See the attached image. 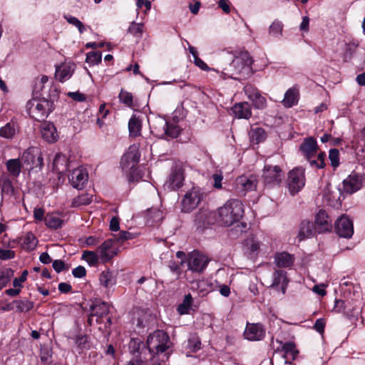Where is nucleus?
<instances>
[{
  "label": "nucleus",
  "instance_id": "obj_51",
  "mask_svg": "<svg viewBox=\"0 0 365 365\" xmlns=\"http://www.w3.org/2000/svg\"><path fill=\"white\" fill-rule=\"evenodd\" d=\"M143 31V24L133 23L129 27V32L133 35L140 36Z\"/></svg>",
  "mask_w": 365,
  "mask_h": 365
},
{
  "label": "nucleus",
  "instance_id": "obj_36",
  "mask_svg": "<svg viewBox=\"0 0 365 365\" xmlns=\"http://www.w3.org/2000/svg\"><path fill=\"white\" fill-rule=\"evenodd\" d=\"M128 129L130 135L138 136L140 134L141 123L138 118L132 116L128 123Z\"/></svg>",
  "mask_w": 365,
  "mask_h": 365
},
{
  "label": "nucleus",
  "instance_id": "obj_40",
  "mask_svg": "<svg viewBox=\"0 0 365 365\" xmlns=\"http://www.w3.org/2000/svg\"><path fill=\"white\" fill-rule=\"evenodd\" d=\"M283 24L281 21L275 20L269 28V33L275 38H279L282 35Z\"/></svg>",
  "mask_w": 365,
  "mask_h": 365
},
{
  "label": "nucleus",
  "instance_id": "obj_25",
  "mask_svg": "<svg viewBox=\"0 0 365 365\" xmlns=\"http://www.w3.org/2000/svg\"><path fill=\"white\" fill-rule=\"evenodd\" d=\"M232 112L237 118L248 119L252 115L250 105L247 102L236 103L232 107Z\"/></svg>",
  "mask_w": 365,
  "mask_h": 365
},
{
  "label": "nucleus",
  "instance_id": "obj_13",
  "mask_svg": "<svg viewBox=\"0 0 365 365\" xmlns=\"http://www.w3.org/2000/svg\"><path fill=\"white\" fill-rule=\"evenodd\" d=\"M263 178L266 184L279 185L282 179V170L277 165H265Z\"/></svg>",
  "mask_w": 365,
  "mask_h": 365
},
{
  "label": "nucleus",
  "instance_id": "obj_62",
  "mask_svg": "<svg viewBox=\"0 0 365 365\" xmlns=\"http://www.w3.org/2000/svg\"><path fill=\"white\" fill-rule=\"evenodd\" d=\"M53 267L58 273L62 272L65 267V263L61 259H56L53 262Z\"/></svg>",
  "mask_w": 365,
  "mask_h": 365
},
{
  "label": "nucleus",
  "instance_id": "obj_60",
  "mask_svg": "<svg viewBox=\"0 0 365 365\" xmlns=\"http://www.w3.org/2000/svg\"><path fill=\"white\" fill-rule=\"evenodd\" d=\"M68 96L71 97L74 101H76L78 102H83L86 100V96L81 93L78 91L76 92H68L67 93Z\"/></svg>",
  "mask_w": 365,
  "mask_h": 365
},
{
  "label": "nucleus",
  "instance_id": "obj_35",
  "mask_svg": "<svg viewBox=\"0 0 365 365\" xmlns=\"http://www.w3.org/2000/svg\"><path fill=\"white\" fill-rule=\"evenodd\" d=\"M99 280L101 284L106 287H110L115 284V277L110 270L103 272L100 275Z\"/></svg>",
  "mask_w": 365,
  "mask_h": 365
},
{
  "label": "nucleus",
  "instance_id": "obj_14",
  "mask_svg": "<svg viewBox=\"0 0 365 365\" xmlns=\"http://www.w3.org/2000/svg\"><path fill=\"white\" fill-rule=\"evenodd\" d=\"M184 181V170L181 165H175L172 168L171 174L167 182L168 187L176 190L182 186Z\"/></svg>",
  "mask_w": 365,
  "mask_h": 365
},
{
  "label": "nucleus",
  "instance_id": "obj_30",
  "mask_svg": "<svg viewBox=\"0 0 365 365\" xmlns=\"http://www.w3.org/2000/svg\"><path fill=\"white\" fill-rule=\"evenodd\" d=\"M53 168L59 173H63L67 170L68 159L65 155L58 153L56 155L53 162Z\"/></svg>",
  "mask_w": 365,
  "mask_h": 365
},
{
  "label": "nucleus",
  "instance_id": "obj_20",
  "mask_svg": "<svg viewBox=\"0 0 365 365\" xmlns=\"http://www.w3.org/2000/svg\"><path fill=\"white\" fill-rule=\"evenodd\" d=\"M88 175L83 168H77L73 170L69 175V181L72 186L76 189L81 190L87 182Z\"/></svg>",
  "mask_w": 365,
  "mask_h": 365
},
{
  "label": "nucleus",
  "instance_id": "obj_16",
  "mask_svg": "<svg viewBox=\"0 0 365 365\" xmlns=\"http://www.w3.org/2000/svg\"><path fill=\"white\" fill-rule=\"evenodd\" d=\"M208 260L198 252H193L190 255L188 260V269L192 272H202L207 267Z\"/></svg>",
  "mask_w": 365,
  "mask_h": 365
},
{
  "label": "nucleus",
  "instance_id": "obj_52",
  "mask_svg": "<svg viewBox=\"0 0 365 365\" xmlns=\"http://www.w3.org/2000/svg\"><path fill=\"white\" fill-rule=\"evenodd\" d=\"M28 271L27 270H24L23 272L21 273V275L19 278H15L14 280H13V286L16 288V287H22V285H21V283L22 282H24L26 280V278H27V276H28Z\"/></svg>",
  "mask_w": 365,
  "mask_h": 365
},
{
  "label": "nucleus",
  "instance_id": "obj_32",
  "mask_svg": "<svg viewBox=\"0 0 365 365\" xmlns=\"http://www.w3.org/2000/svg\"><path fill=\"white\" fill-rule=\"evenodd\" d=\"M38 243L36 236L32 232H28L22 238V247L26 250H33Z\"/></svg>",
  "mask_w": 365,
  "mask_h": 365
},
{
  "label": "nucleus",
  "instance_id": "obj_45",
  "mask_svg": "<svg viewBox=\"0 0 365 365\" xmlns=\"http://www.w3.org/2000/svg\"><path fill=\"white\" fill-rule=\"evenodd\" d=\"M65 18L68 23L75 26L81 34H83L84 32L85 26L79 19L71 16H65Z\"/></svg>",
  "mask_w": 365,
  "mask_h": 365
},
{
  "label": "nucleus",
  "instance_id": "obj_1",
  "mask_svg": "<svg viewBox=\"0 0 365 365\" xmlns=\"http://www.w3.org/2000/svg\"><path fill=\"white\" fill-rule=\"evenodd\" d=\"M220 66L227 76L237 78L235 76L248 74L251 71L252 59L248 52H241L234 56L230 52L224 53L220 58Z\"/></svg>",
  "mask_w": 365,
  "mask_h": 365
},
{
  "label": "nucleus",
  "instance_id": "obj_43",
  "mask_svg": "<svg viewBox=\"0 0 365 365\" xmlns=\"http://www.w3.org/2000/svg\"><path fill=\"white\" fill-rule=\"evenodd\" d=\"M102 54L99 51H91L86 55V62L96 65L101 61Z\"/></svg>",
  "mask_w": 365,
  "mask_h": 365
},
{
  "label": "nucleus",
  "instance_id": "obj_46",
  "mask_svg": "<svg viewBox=\"0 0 365 365\" xmlns=\"http://www.w3.org/2000/svg\"><path fill=\"white\" fill-rule=\"evenodd\" d=\"M329 158L331 162V165L334 168H336L339 165V152L337 149H331L329 153Z\"/></svg>",
  "mask_w": 365,
  "mask_h": 365
},
{
  "label": "nucleus",
  "instance_id": "obj_17",
  "mask_svg": "<svg viewBox=\"0 0 365 365\" xmlns=\"http://www.w3.org/2000/svg\"><path fill=\"white\" fill-rule=\"evenodd\" d=\"M288 284V279L287 274L282 270H276L273 272L272 276V283L269 287L276 289L277 291H281L282 294H284Z\"/></svg>",
  "mask_w": 365,
  "mask_h": 365
},
{
  "label": "nucleus",
  "instance_id": "obj_63",
  "mask_svg": "<svg viewBox=\"0 0 365 365\" xmlns=\"http://www.w3.org/2000/svg\"><path fill=\"white\" fill-rule=\"evenodd\" d=\"M218 5L225 13L229 14L230 12V2L228 0H220Z\"/></svg>",
  "mask_w": 365,
  "mask_h": 365
},
{
  "label": "nucleus",
  "instance_id": "obj_64",
  "mask_svg": "<svg viewBox=\"0 0 365 365\" xmlns=\"http://www.w3.org/2000/svg\"><path fill=\"white\" fill-rule=\"evenodd\" d=\"M325 322L323 319H318L314 324V329L319 333H323L324 330Z\"/></svg>",
  "mask_w": 365,
  "mask_h": 365
},
{
  "label": "nucleus",
  "instance_id": "obj_19",
  "mask_svg": "<svg viewBox=\"0 0 365 365\" xmlns=\"http://www.w3.org/2000/svg\"><path fill=\"white\" fill-rule=\"evenodd\" d=\"M113 242L112 239L107 240L98 247L96 252L102 263L109 262L116 255L112 249Z\"/></svg>",
  "mask_w": 365,
  "mask_h": 365
},
{
  "label": "nucleus",
  "instance_id": "obj_59",
  "mask_svg": "<svg viewBox=\"0 0 365 365\" xmlns=\"http://www.w3.org/2000/svg\"><path fill=\"white\" fill-rule=\"evenodd\" d=\"M72 274L75 277L81 278L86 274V270L84 267L78 266L72 270Z\"/></svg>",
  "mask_w": 365,
  "mask_h": 365
},
{
  "label": "nucleus",
  "instance_id": "obj_15",
  "mask_svg": "<svg viewBox=\"0 0 365 365\" xmlns=\"http://www.w3.org/2000/svg\"><path fill=\"white\" fill-rule=\"evenodd\" d=\"M298 354L295 344L292 342H287L282 344L281 349L276 351L275 355H279L284 364H291L295 359Z\"/></svg>",
  "mask_w": 365,
  "mask_h": 365
},
{
  "label": "nucleus",
  "instance_id": "obj_42",
  "mask_svg": "<svg viewBox=\"0 0 365 365\" xmlns=\"http://www.w3.org/2000/svg\"><path fill=\"white\" fill-rule=\"evenodd\" d=\"M248 96L257 108L262 109L266 106L265 98L262 97L258 92H255L252 95L249 94Z\"/></svg>",
  "mask_w": 365,
  "mask_h": 365
},
{
  "label": "nucleus",
  "instance_id": "obj_41",
  "mask_svg": "<svg viewBox=\"0 0 365 365\" xmlns=\"http://www.w3.org/2000/svg\"><path fill=\"white\" fill-rule=\"evenodd\" d=\"M62 220L58 216L50 215L45 217V223L46 226L52 229H58L62 225Z\"/></svg>",
  "mask_w": 365,
  "mask_h": 365
},
{
  "label": "nucleus",
  "instance_id": "obj_10",
  "mask_svg": "<svg viewBox=\"0 0 365 365\" xmlns=\"http://www.w3.org/2000/svg\"><path fill=\"white\" fill-rule=\"evenodd\" d=\"M257 180L254 175H241L237 178L235 190L240 195H245L247 192L257 188Z\"/></svg>",
  "mask_w": 365,
  "mask_h": 365
},
{
  "label": "nucleus",
  "instance_id": "obj_12",
  "mask_svg": "<svg viewBox=\"0 0 365 365\" xmlns=\"http://www.w3.org/2000/svg\"><path fill=\"white\" fill-rule=\"evenodd\" d=\"M363 183L361 175L352 173L344 180L342 190L346 194H353L362 187Z\"/></svg>",
  "mask_w": 365,
  "mask_h": 365
},
{
  "label": "nucleus",
  "instance_id": "obj_24",
  "mask_svg": "<svg viewBox=\"0 0 365 365\" xmlns=\"http://www.w3.org/2000/svg\"><path fill=\"white\" fill-rule=\"evenodd\" d=\"M316 233L317 232L314 228V224L309 221L304 220L300 225L297 238L299 241H302L306 238L313 237Z\"/></svg>",
  "mask_w": 365,
  "mask_h": 365
},
{
  "label": "nucleus",
  "instance_id": "obj_31",
  "mask_svg": "<svg viewBox=\"0 0 365 365\" xmlns=\"http://www.w3.org/2000/svg\"><path fill=\"white\" fill-rule=\"evenodd\" d=\"M6 165L8 171L11 175L14 177L19 175L21 173V168L22 166V163L20 158L10 159L6 162Z\"/></svg>",
  "mask_w": 365,
  "mask_h": 365
},
{
  "label": "nucleus",
  "instance_id": "obj_18",
  "mask_svg": "<svg viewBox=\"0 0 365 365\" xmlns=\"http://www.w3.org/2000/svg\"><path fill=\"white\" fill-rule=\"evenodd\" d=\"M245 337L250 341H259L265 336V331L260 324H248L244 332Z\"/></svg>",
  "mask_w": 365,
  "mask_h": 365
},
{
  "label": "nucleus",
  "instance_id": "obj_44",
  "mask_svg": "<svg viewBox=\"0 0 365 365\" xmlns=\"http://www.w3.org/2000/svg\"><path fill=\"white\" fill-rule=\"evenodd\" d=\"M317 159L312 158L309 161V164L312 167H316L317 168H322L325 165L324 158L326 156L325 153H320L318 155L317 154Z\"/></svg>",
  "mask_w": 365,
  "mask_h": 365
},
{
  "label": "nucleus",
  "instance_id": "obj_49",
  "mask_svg": "<svg viewBox=\"0 0 365 365\" xmlns=\"http://www.w3.org/2000/svg\"><path fill=\"white\" fill-rule=\"evenodd\" d=\"M120 101L125 103L127 106H131L133 103V96L131 93L123 91V90L120 91L119 94Z\"/></svg>",
  "mask_w": 365,
  "mask_h": 365
},
{
  "label": "nucleus",
  "instance_id": "obj_54",
  "mask_svg": "<svg viewBox=\"0 0 365 365\" xmlns=\"http://www.w3.org/2000/svg\"><path fill=\"white\" fill-rule=\"evenodd\" d=\"M76 344L80 349H84L86 348L88 339L86 335H78L75 339Z\"/></svg>",
  "mask_w": 365,
  "mask_h": 365
},
{
  "label": "nucleus",
  "instance_id": "obj_7",
  "mask_svg": "<svg viewBox=\"0 0 365 365\" xmlns=\"http://www.w3.org/2000/svg\"><path fill=\"white\" fill-rule=\"evenodd\" d=\"M203 198V193L198 188H192L182 200V211L190 212L195 209Z\"/></svg>",
  "mask_w": 365,
  "mask_h": 365
},
{
  "label": "nucleus",
  "instance_id": "obj_56",
  "mask_svg": "<svg viewBox=\"0 0 365 365\" xmlns=\"http://www.w3.org/2000/svg\"><path fill=\"white\" fill-rule=\"evenodd\" d=\"M92 201V196L88 195V194H84L78 196L75 202L78 205H88Z\"/></svg>",
  "mask_w": 365,
  "mask_h": 365
},
{
  "label": "nucleus",
  "instance_id": "obj_6",
  "mask_svg": "<svg viewBox=\"0 0 365 365\" xmlns=\"http://www.w3.org/2000/svg\"><path fill=\"white\" fill-rule=\"evenodd\" d=\"M91 309L92 313L88 319L90 325H93L95 320L97 324L103 323V329L110 326L111 319L107 317L109 313V306L107 303L104 302L96 303L91 307Z\"/></svg>",
  "mask_w": 365,
  "mask_h": 365
},
{
  "label": "nucleus",
  "instance_id": "obj_21",
  "mask_svg": "<svg viewBox=\"0 0 365 365\" xmlns=\"http://www.w3.org/2000/svg\"><path fill=\"white\" fill-rule=\"evenodd\" d=\"M314 226L319 234L331 230V220L324 210H320L317 214Z\"/></svg>",
  "mask_w": 365,
  "mask_h": 365
},
{
  "label": "nucleus",
  "instance_id": "obj_57",
  "mask_svg": "<svg viewBox=\"0 0 365 365\" xmlns=\"http://www.w3.org/2000/svg\"><path fill=\"white\" fill-rule=\"evenodd\" d=\"M252 138H256L257 143H259L265 138V133L263 129L257 128L252 130Z\"/></svg>",
  "mask_w": 365,
  "mask_h": 365
},
{
  "label": "nucleus",
  "instance_id": "obj_33",
  "mask_svg": "<svg viewBox=\"0 0 365 365\" xmlns=\"http://www.w3.org/2000/svg\"><path fill=\"white\" fill-rule=\"evenodd\" d=\"M16 130V124L11 121L0 128V136L6 139L12 138Z\"/></svg>",
  "mask_w": 365,
  "mask_h": 365
},
{
  "label": "nucleus",
  "instance_id": "obj_29",
  "mask_svg": "<svg viewBox=\"0 0 365 365\" xmlns=\"http://www.w3.org/2000/svg\"><path fill=\"white\" fill-rule=\"evenodd\" d=\"M274 262L279 267H287L293 264L294 258L290 254L283 252L276 254Z\"/></svg>",
  "mask_w": 365,
  "mask_h": 365
},
{
  "label": "nucleus",
  "instance_id": "obj_37",
  "mask_svg": "<svg viewBox=\"0 0 365 365\" xmlns=\"http://www.w3.org/2000/svg\"><path fill=\"white\" fill-rule=\"evenodd\" d=\"M192 303V297L190 294H186L182 300V303H180L178 307V312L180 314H188L189 309L191 307Z\"/></svg>",
  "mask_w": 365,
  "mask_h": 365
},
{
  "label": "nucleus",
  "instance_id": "obj_39",
  "mask_svg": "<svg viewBox=\"0 0 365 365\" xmlns=\"http://www.w3.org/2000/svg\"><path fill=\"white\" fill-rule=\"evenodd\" d=\"M82 259L86 260L91 266H96L101 261L97 252L88 250L83 251Z\"/></svg>",
  "mask_w": 365,
  "mask_h": 365
},
{
  "label": "nucleus",
  "instance_id": "obj_61",
  "mask_svg": "<svg viewBox=\"0 0 365 365\" xmlns=\"http://www.w3.org/2000/svg\"><path fill=\"white\" fill-rule=\"evenodd\" d=\"M115 238L118 241H124L133 238V235L127 231H120L116 236Z\"/></svg>",
  "mask_w": 365,
  "mask_h": 365
},
{
  "label": "nucleus",
  "instance_id": "obj_34",
  "mask_svg": "<svg viewBox=\"0 0 365 365\" xmlns=\"http://www.w3.org/2000/svg\"><path fill=\"white\" fill-rule=\"evenodd\" d=\"M13 304L15 305L16 311L19 312H26L34 307V302L26 299L14 300Z\"/></svg>",
  "mask_w": 365,
  "mask_h": 365
},
{
  "label": "nucleus",
  "instance_id": "obj_3",
  "mask_svg": "<svg viewBox=\"0 0 365 365\" xmlns=\"http://www.w3.org/2000/svg\"><path fill=\"white\" fill-rule=\"evenodd\" d=\"M147 346L150 354H162L169 347V336L165 331L157 330L148 336Z\"/></svg>",
  "mask_w": 365,
  "mask_h": 365
},
{
  "label": "nucleus",
  "instance_id": "obj_27",
  "mask_svg": "<svg viewBox=\"0 0 365 365\" xmlns=\"http://www.w3.org/2000/svg\"><path fill=\"white\" fill-rule=\"evenodd\" d=\"M299 92L295 88H289L285 94L282 103L286 108H291L298 103Z\"/></svg>",
  "mask_w": 365,
  "mask_h": 365
},
{
  "label": "nucleus",
  "instance_id": "obj_53",
  "mask_svg": "<svg viewBox=\"0 0 365 365\" xmlns=\"http://www.w3.org/2000/svg\"><path fill=\"white\" fill-rule=\"evenodd\" d=\"M213 180H214V185L213 186L217 189H221L222 188V181L223 180V175L222 172H217L212 175V176Z\"/></svg>",
  "mask_w": 365,
  "mask_h": 365
},
{
  "label": "nucleus",
  "instance_id": "obj_55",
  "mask_svg": "<svg viewBox=\"0 0 365 365\" xmlns=\"http://www.w3.org/2000/svg\"><path fill=\"white\" fill-rule=\"evenodd\" d=\"M15 252L11 250L0 249V259L7 260L14 258Z\"/></svg>",
  "mask_w": 365,
  "mask_h": 365
},
{
  "label": "nucleus",
  "instance_id": "obj_5",
  "mask_svg": "<svg viewBox=\"0 0 365 365\" xmlns=\"http://www.w3.org/2000/svg\"><path fill=\"white\" fill-rule=\"evenodd\" d=\"M22 166L28 170L38 168L41 170L43 165V158L40 149L37 147H30L20 157Z\"/></svg>",
  "mask_w": 365,
  "mask_h": 365
},
{
  "label": "nucleus",
  "instance_id": "obj_22",
  "mask_svg": "<svg viewBox=\"0 0 365 365\" xmlns=\"http://www.w3.org/2000/svg\"><path fill=\"white\" fill-rule=\"evenodd\" d=\"M299 149L309 162L317 153L318 146L316 140L313 138H305L300 145Z\"/></svg>",
  "mask_w": 365,
  "mask_h": 365
},
{
  "label": "nucleus",
  "instance_id": "obj_48",
  "mask_svg": "<svg viewBox=\"0 0 365 365\" xmlns=\"http://www.w3.org/2000/svg\"><path fill=\"white\" fill-rule=\"evenodd\" d=\"M158 123L159 120H158L152 126L151 132L159 138H165V128L164 127H160Z\"/></svg>",
  "mask_w": 365,
  "mask_h": 365
},
{
  "label": "nucleus",
  "instance_id": "obj_58",
  "mask_svg": "<svg viewBox=\"0 0 365 365\" xmlns=\"http://www.w3.org/2000/svg\"><path fill=\"white\" fill-rule=\"evenodd\" d=\"M40 357H41V361H43V363H45V364L50 363L51 358V354L50 353V351L47 349H41Z\"/></svg>",
  "mask_w": 365,
  "mask_h": 365
},
{
  "label": "nucleus",
  "instance_id": "obj_47",
  "mask_svg": "<svg viewBox=\"0 0 365 365\" xmlns=\"http://www.w3.org/2000/svg\"><path fill=\"white\" fill-rule=\"evenodd\" d=\"M245 245L250 252H255L259 249L261 242L256 239L251 237L246 240Z\"/></svg>",
  "mask_w": 365,
  "mask_h": 365
},
{
  "label": "nucleus",
  "instance_id": "obj_23",
  "mask_svg": "<svg viewBox=\"0 0 365 365\" xmlns=\"http://www.w3.org/2000/svg\"><path fill=\"white\" fill-rule=\"evenodd\" d=\"M42 138L48 143H54L58 138V134L54 125L51 123L46 122L41 125Z\"/></svg>",
  "mask_w": 365,
  "mask_h": 365
},
{
  "label": "nucleus",
  "instance_id": "obj_2",
  "mask_svg": "<svg viewBox=\"0 0 365 365\" xmlns=\"http://www.w3.org/2000/svg\"><path fill=\"white\" fill-rule=\"evenodd\" d=\"M244 214L242 202L236 199L227 201L218 209V220L225 226H231L238 222Z\"/></svg>",
  "mask_w": 365,
  "mask_h": 365
},
{
  "label": "nucleus",
  "instance_id": "obj_8",
  "mask_svg": "<svg viewBox=\"0 0 365 365\" xmlns=\"http://www.w3.org/2000/svg\"><path fill=\"white\" fill-rule=\"evenodd\" d=\"M288 188L292 195L297 193L305 185L304 170L295 168L289 173L287 178Z\"/></svg>",
  "mask_w": 365,
  "mask_h": 365
},
{
  "label": "nucleus",
  "instance_id": "obj_28",
  "mask_svg": "<svg viewBox=\"0 0 365 365\" xmlns=\"http://www.w3.org/2000/svg\"><path fill=\"white\" fill-rule=\"evenodd\" d=\"M158 125L165 128V138L170 137L171 138H175L180 133V129L178 125L173 123H169L164 119H159Z\"/></svg>",
  "mask_w": 365,
  "mask_h": 365
},
{
  "label": "nucleus",
  "instance_id": "obj_38",
  "mask_svg": "<svg viewBox=\"0 0 365 365\" xmlns=\"http://www.w3.org/2000/svg\"><path fill=\"white\" fill-rule=\"evenodd\" d=\"M14 276V271L11 268H6L0 272V290L5 287Z\"/></svg>",
  "mask_w": 365,
  "mask_h": 365
},
{
  "label": "nucleus",
  "instance_id": "obj_4",
  "mask_svg": "<svg viewBox=\"0 0 365 365\" xmlns=\"http://www.w3.org/2000/svg\"><path fill=\"white\" fill-rule=\"evenodd\" d=\"M29 115L36 120H43L52 111V104L46 99H32L27 103Z\"/></svg>",
  "mask_w": 365,
  "mask_h": 365
},
{
  "label": "nucleus",
  "instance_id": "obj_9",
  "mask_svg": "<svg viewBox=\"0 0 365 365\" xmlns=\"http://www.w3.org/2000/svg\"><path fill=\"white\" fill-rule=\"evenodd\" d=\"M140 156L138 147L136 145H130L121 159L120 164L123 170L131 173L139 162Z\"/></svg>",
  "mask_w": 365,
  "mask_h": 365
},
{
  "label": "nucleus",
  "instance_id": "obj_50",
  "mask_svg": "<svg viewBox=\"0 0 365 365\" xmlns=\"http://www.w3.org/2000/svg\"><path fill=\"white\" fill-rule=\"evenodd\" d=\"M14 187L11 182L9 179H4L1 183V192L7 195H11Z\"/></svg>",
  "mask_w": 365,
  "mask_h": 365
},
{
  "label": "nucleus",
  "instance_id": "obj_26",
  "mask_svg": "<svg viewBox=\"0 0 365 365\" xmlns=\"http://www.w3.org/2000/svg\"><path fill=\"white\" fill-rule=\"evenodd\" d=\"M74 65L63 64L56 71V78L61 82H64L69 79L74 71Z\"/></svg>",
  "mask_w": 365,
  "mask_h": 365
},
{
  "label": "nucleus",
  "instance_id": "obj_11",
  "mask_svg": "<svg viewBox=\"0 0 365 365\" xmlns=\"http://www.w3.org/2000/svg\"><path fill=\"white\" fill-rule=\"evenodd\" d=\"M335 231L341 237H351L354 234L352 221L347 216L342 215L335 222Z\"/></svg>",
  "mask_w": 365,
  "mask_h": 365
}]
</instances>
